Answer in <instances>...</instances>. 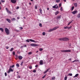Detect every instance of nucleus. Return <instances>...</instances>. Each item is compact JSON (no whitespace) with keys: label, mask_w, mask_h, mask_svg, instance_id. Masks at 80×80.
I'll list each match as a JSON object with an SVG mask.
<instances>
[{"label":"nucleus","mask_w":80,"mask_h":80,"mask_svg":"<svg viewBox=\"0 0 80 80\" xmlns=\"http://www.w3.org/2000/svg\"><path fill=\"white\" fill-rule=\"evenodd\" d=\"M59 28V27H56L54 28H53L52 29H51L48 30V32H52V31H53L54 30H57V28Z\"/></svg>","instance_id":"f257e3e1"},{"label":"nucleus","mask_w":80,"mask_h":80,"mask_svg":"<svg viewBox=\"0 0 80 80\" xmlns=\"http://www.w3.org/2000/svg\"><path fill=\"white\" fill-rule=\"evenodd\" d=\"M61 52H71V50H61Z\"/></svg>","instance_id":"f03ea898"},{"label":"nucleus","mask_w":80,"mask_h":80,"mask_svg":"<svg viewBox=\"0 0 80 80\" xmlns=\"http://www.w3.org/2000/svg\"><path fill=\"white\" fill-rule=\"evenodd\" d=\"M5 31L6 32V33L7 34V35H8L9 34V30H8V28H5Z\"/></svg>","instance_id":"7ed1b4c3"},{"label":"nucleus","mask_w":80,"mask_h":80,"mask_svg":"<svg viewBox=\"0 0 80 80\" xmlns=\"http://www.w3.org/2000/svg\"><path fill=\"white\" fill-rule=\"evenodd\" d=\"M11 72H13V70L12 69V68H10L9 69V70L7 72V73H10Z\"/></svg>","instance_id":"20e7f679"},{"label":"nucleus","mask_w":80,"mask_h":80,"mask_svg":"<svg viewBox=\"0 0 80 80\" xmlns=\"http://www.w3.org/2000/svg\"><path fill=\"white\" fill-rule=\"evenodd\" d=\"M30 42H34V43H38V42L37 41H35L31 39H30Z\"/></svg>","instance_id":"39448f33"},{"label":"nucleus","mask_w":80,"mask_h":80,"mask_svg":"<svg viewBox=\"0 0 80 80\" xmlns=\"http://www.w3.org/2000/svg\"><path fill=\"white\" fill-rule=\"evenodd\" d=\"M78 12V11L76 10L72 12V14H73V15H75V14H76Z\"/></svg>","instance_id":"423d86ee"},{"label":"nucleus","mask_w":80,"mask_h":80,"mask_svg":"<svg viewBox=\"0 0 80 80\" xmlns=\"http://www.w3.org/2000/svg\"><path fill=\"white\" fill-rule=\"evenodd\" d=\"M11 2L12 3H16L17 2V0H11Z\"/></svg>","instance_id":"0eeeda50"},{"label":"nucleus","mask_w":80,"mask_h":80,"mask_svg":"<svg viewBox=\"0 0 80 80\" xmlns=\"http://www.w3.org/2000/svg\"><path fill=\"white\" fill-rule=\"evenodd\" d=\"M6 9L7 11V13H9L10 14H11V13H12V12H11L10 11H9V10L7 8H6Z\"/></svg>","instance_id":"6e6552de"},{"label":"nucleus","mask_w":80,"mask_h":80,"mask_svg":"<svg viewBox=\"0 0 80 80\" xmlns=\"http://www.w3.org/2000/svg\"><path fill=\"white\" fill-rule=\"evenodd\" d=\"M50 69V68H49L48 69H47V70L45 71L44 72V74L46 73H47Z\"/></svg>","instance_id":"1a4fd4ad"},{"label":"nucleus","mask_w":80,"mask_h":80,"mask_svg":"<svg viewBox=\"0 0 80 80\" xmlns=\"http://www.w3.org/2000/svg\"><path fill=\"white\" fill-rule=\"evenodd\" d=\"M69 39L68 38H64V41H68Z\"/></svg>","instance_id":"9d476101"},{"label":"nucleus","mask_w":80,"mask_h":80,"mask_svg":"<svg viewBox=\"0 0 80 80\" xmlns=\"http://www.w3.org/2000/svg\"><path fill=\"white\" fill-rule=\"evenodd\" d=\"M6 20H7V21L8 22H9V23H11V22H12V21H11V20H10L9 19H7Z\"/></svg>","instance_id":"9b49d317"},{"label":"nucleus","mask_w":80,"mask_h":80,"mask_svg":"<svg viewBox=\"0 0 80 80\" xmlns=\"http://www.w3.org/2000/svg\"><path fill=\"white\" fill-rule=\"evenodd\" d=\"M39 12L41 13V14H42V9H39Z\"/></svg>","instance_id":"f8f14e48"},{"label":"nucleus","mask_w":80,"mask_h":80,"mask_svg":"<svg viewBox=\"0 0 80 80\" xmlns=\"http://www.w3.org/2000/svg\"><path fill=\"white\" fill-rule=\"evenodd\" d=\"M60 41H64V38H60L59 39Z\"/></svg>","instance_id":"ddd939ff"},{"label":"nucleus","mask_w":80,"mask_h":80,"mask_svg":"<svg viewBox=\"0 0 80 80\" xmlns=\"http://www.w3.org/2000/svg\"><path fill=\"white\" fill-rule=\"evenodd\" d=\"M74 6L75 7H77L78 4H77V3H74Z\"/></svg>","instance_id":"4468645a"},{"label":"nucleus","mask_w":80,"mask_h":80,"mask_svg":"<svg viewBox=\"0 0 80 80\" xmlns=\"http://www.w3.org/2000/svg\"><path fill=\"white\" fill-rule=\"evenodd\" d=\"M19 59V60H22V59L23 57H22V56H19L18 57Z\"/></svg>","instance_id":"2eb2a0df"},{"label":"nucleus","mask_w":80,"mask_h":80,"mask_svg":"<svg viewBox=\"0 0 80 80\" xmlns=\"http://www.w3.org/2000/svg\"><path fill=\"white\" fill-rule=\"evenodd\" d=\"M78 74H77L75 75V76L73 77V78H75V77H77L78 76Z\"/></svg>","instance_id":"dca6fc26"},{"label":"nucleus","mask_w":80,"mask_h":80,"mask_svg":"<svg viewBox=\"0 0 80 80\" xmlns=\"http://www.w3.org/2000/svg\"><path fill=\"white\" fill-rule=\"evenodd\" d=\"M40 65H43V60H41L40 61Z\"/></svg>","instance_id":"f3484780"},{"label":"nucleus","mask_w":80,"mask_h":80,"mask_svg":"<svg viewBox=\"0 0 80 80\" xmlns=\"http://www.w3.org/2000/svg\"><path fill=\"white\" fill-rule=\"evenodd\" d=\"M59 13L58 11H57L55 13V15H57Z\"/></svg>","instance_id":"a211bd4d"},{"label":"nucleus","mask_w":80,"mask_h":80,"mask_svg":"<svg viewBox=\"0 0 80 80\" xmlns=\"http://www.w3.org/2000/svg\"><path fill=\"white\" fill-rule=\"evenodd\" d=\"M16 19L15 18H12V19H11V20L12 21H15V20Z\"/></svg>","instance_id":"6ab92c4d"},{"label":"nucleus","mask_w":80,"mask_h":80,"mask_svg":"<svg viewBox=\"0 0 80 80\" xmlns=\"http://www.w3.org/2000/svg\"><path fill=\"white\" fill-rule=\"evenodd\" d=\"M0 30H1V31H2V32H3V28H0Z\"/></svg>","instance_id":"aec40b11"},{"label":"nucleus","mask_w":80,"mask_h":80,"mask_svg":"<svg viewBox=\"0 0 80 80\" xmlns=\"http://www.w3.org/2000/svg\"><path fill=\"white\" fill-rule=\"evenodd\" d=\"M55 79H56L55 77H53L52 78L51 80H55Z\"/></svg>","instance_id":"412c9836"},{"label":"nucleus","mask_w":80,"mask_h":80,"mask_svg":"<svg viewBox=\"0 0 80 80\" xmlns=\"http://www.w3.org/2000/svg\"><path fill=\"white\" fill-rule=\"evenodd\" d=\"M60 18H61V16H58L57 19H60Z\"/></svg>","instance_id":"4be33fe9"},{"label":"nucleus","mask_w":80,"mask_h":80,"mask_svg":"<svg viewBox=\"0 0 80 80\" xmlns=\"http://www.w3.org/2000/svg\"><path fill=\"white\" fill-rule=\"evenodd\" d=\"M31 46H32V47H35V44H33L32 43L31 44Z\"/></svg>","instance_id":"5701e85b"},{"label":"nucleus","mask_w":80,"mask_h":80,"mask_svg":"<svg viewBox=\"0 0 80 80\" xmlns=\"http://www.w3.org/2000/svg\"><path fill=\"white\" fill-rule=\"evenodd\" d=\"M57 5L56 4L55 6H54L52 7L53 8H56V6H55Z\"/></svg>","instance_id":"b1692460"},{"label":"nucleus","mask_w":80,"mask_h":80,"mask_svg":"<svg viewBox=\"0 0 80 80\" xmlns=\"http://www.w3.org/2000/svg\"><path fill=\"white\" fill-rule=\"evenodd\" d=\"M30 39H27V40H26V41L27 42H30Z\"/></svg>","instance_id":"393cba45"},{"label":"nucleus","mask_w":80,"mask_h":80,"mask_svg":"<svg viewBox=\"0 0 80 80\" xmlns=\"http://www.w3.org/2000/svg\"><path fill=\"white\" fill-rule=\"evenodd\" d=\"M68 75L69 76H72V75H72V73H69V74H68Z\"/></svg>","instance_id":"a878e982"},{"label":"nucleus","mask_w":80,"mask_h":80,"mask_svg":"<svg viewBox=\"0 0 80 80\" xmlns=\"http://www.w3.org/2000/svg\"><path fill=\"white\" fill-rule=\"evenodd\" d=\"M78 18H80V14H78Z\"/></svg>","instance_id":"bb28decb"},{"label":"nucleus","mask_w":80,"mask_h":80,"mask_svg":"<svg viewBox=\"0 0 80 80\" xmlns=\"http://www.w3.org/2000/svg\"><path fill=\"white\" fill-rule=\"evenodd\" d=\"M14 67H15V66L14 65H13L12 66H10V68H13Z\"/></svg>","instance_id":"cd10ccee"},{"label":"nucleus","mask_w":80,"mask_h":80,"mask_svg":"<svg viewBox=\"0 0 80 80\" xmlns=\"http://www.w3.org/2000/svg\"><path fill=\"white\" fill-rule=\"evenodd\" d=\"M13 48H12L10 50V52H12V51H13Z\"/></svg>","instance_id":"c85d7f7f"},{"label":"nucleus","mask_w":80,"mask_h":80,"mask_svg":"<svg viewBox=\"0 0 80 80\" xmlns=\"http://www.w3.org/2000/svg\"><path fill=\"white\" fill-rule=\"evenodd\" d=\"M17 78H20V76L19 75H17Z\"/></svg>","instance_id":"c756f323"},{"label":"nucleus","mask_w":80,"mask_h":80,"mask_svg":"<svg viewBox=\"0 0 80 80\" xmlns=\"http://www.w3.org/2000/svg\"><path fill=\"white\" fill-rule=\"evenodd\" d=\"M73 20H72L71 22H69V23L68 24V25H70V23H72V22H73Z\"/></svg>","instance_id":"7c9ffc66"},{"label":"nucleus","mask_w":80,"mask_h":80,"mask_svg":"<svg viewBox=\"0 0 80 80\" xmlns=\"http://www.w3.org/2000/svg\"><path fill=\"white\" fill-rule=\"evenodd\" d=\"M43 50V49L42 48H40L39 49V51L40 52H42V51Z\"/></svg>","instance_id":"2f4dec72"},{"label":"nucleus","mask_w":80,"mask_h":80,"mask_svg":"<svg viewBox=\"0 0 80 80\" xmlns=\"http://www.w3.org/2000/svg\"><path fill=\"white\" fill-rule=\"evenodd\" d=\"M73 9H74V6H73L72 8V9H71L72 11H73Z\"/></svg>","instance_id":"473e14b6"},{"label":"nucleus","mask_w":80,"mask_h":80,"mask_svg":"<svg viewBox=\"0 0 80 80\" xmlns=\"http://www.w3.org/2000/svg\"><path fill=\"white\" fill-rule=\"evenodd\" d=\"M16 66L17 67H19V64H18V63H17V64H16Z\"/></svg>","instance_id":"72a5a7b5"},{"label":"nucleus","mask_w":80,"mask_h":80,"mask_svg":"<svg viewBox=\"0 0 80 80\" xmlns=\"http://www.w3.org/2000/svg\"><path fill=\"white\" fill-rule=\"evenodd\" d=\"M61 5H62V4L60 3L59 4V8H60L61 7Z\"/></svg>","instance_id":"f704fd0d"},{"label":"nucleus","mask_w":80,"mask_h":80,"mask_svg":"<svg viewBox=\"0 0 80 80\" xmlns=\"http://www.w3.org/2000/svg\"><path fill=\"white\" fill-rule=\"evenodd\" d=\"M39 27H42V24L41 23H40L39 24Z\"/></svg>","instance_id":"c9c22d12"},{"label":"nucleus","mask_w":80,"mask_h":80,"mask_svg":"<svg viewBox=\"0 0 80 80\" xmlns=\"http://www.w3.org/2000/svg\"><path fill=\"white\" fill-rule=\"evenodd\" d=\"M60 1V0H56V2L57 3H58V2H59Z\"/></svg>","instance_id":"e433bc0d"},{"label":"nucleus","mask_w":80,"mask_h":80,"mask_svg":"<svg viewBox=\"0 0 80 80\" xmlns=\"http://www.w3.org/2000/svg\"><path fill=\"white\" fill-rule=\"evenodd\" d=\"M5 77H7V72H5Z\"/></svg>","instance_id":"4c0bfd02"},{"label":"nucleus","mask_w":80,"mask_h":80,"mask_svg":"<svg viewBox=\"0 0 80 80\" xmlns=\"http://www.w3.org/2000/svg\"><path fill=\"white\" fill-rule=\"evenodd\" d=\"M68 27L66 26V27H65L64 28V29H67V28H68Z\"/></svg>","instance_id":"58836bf2"},{"label":"nucleus","mask_w":80,"mask_h":80,"mask_svg":"<svg viewBox=\"0 0 80 80\" xmlns=\"http://www.w3.org/2000/svg\"><path fill=\"white\" fill-rule=\"evenodd\" d=\"M36 70H33V73H36Z\"/></svg>","instance_id":"ea45409f"},{"label":"nucleus","mask_w":80,"mask_h":80,"mask_svg":"<svg viewBox=\"0 0 80 80\" xmlns=\"http://www.w3.org/2000/svg\"><path fill=\"white\" fill-rule=\"evenodd\" d=\"M42 35H45V32H43L42 33Z\"/></svg>","instance_id":"a19ab883"},{"label":"nucleus","mask_w":80,"mask_h":80,"mask_svg":"<svg viewBox=\"0 0 80 80\" xmlns=\"http://www.w3.org/2000/svg\"><path fill=\"white\" fill-rule=\"evenodd\" d=\"M29 55H31L32 53V52H30L28 53Z\"/></svg>","instance_id":"79ce46f5"},{"label":"nucleus","mask_w":80,"mask_h":80,"mask_svg":"<svg viewBox=\"0 0 80 80\" xmlns=\"http://www.w3.org/2000/svg\"><path fill=\"white\" fill-rule=\"evenodd\" d=\"M67 77H65L64 78V80H67Z\"/></svg>","instance_id":"37998d69"},{"label":"nucleus","mask_w":80,"mask_h":80,"mask_svg":"<svg viewBox=\"0 0 80 80\" xmlns=\"http://www.w3.org/2000/svg\"><path fill=\"white\" fill-rule=\"evenodd\" d=\"M5 2V1H3V0H1V2H2V3H4V2Z\"/></svg>","instance_id":"c03bdc74"},{"label":"nucleus","mask_w":80,"mask_h":80,"mask_svg":"<svg viewBox=\"0 0 80 80\" xmlns=\"http://www.w3.org/2000/svg\"><path fill=\"white\" fill-rule=\"evenodd\" d=\"M72 26H70V27H68V29H70V28H72Z\"/></svg>","instance_id":"a18cd8bd"},{"label":"nucleus","mask_w":80,"mask_h":80,"mask_svg":"<svg viewBox=\"0 0 80 80\" xmlns=\"http://www.w3.org/2000/svg\"><path fill=\"white\" fill-rule=\"evenodd\" d=\"M38 46V45L37 44H34V46Z\"/></svg>","instance_id":"49530a36"},{"label":"nucleus","mask_w":80,"mask_h":80,"mask_svg":"<svg viewBox=\"0 0 80 80\" xmlns=\"http://www.w3.org/2000/svg\"><path fill=\"white\" fill-rule=\"evenodd\" d=\"M61 11H63V8L62 7L61 8Z\"/></svg>","instance_id":"de8ad7c7"},{"label":"nucleus","mask_w":80,"mask_h":80,"mask_svg":"<svg viewBox=\"0 0 80 80\" xmlns=\"http://www.w3.org/2000/svg\"><path fill=\"white\" fill-rule=\"evenodd\" d=\"M6 48L7 49H8V48H9V47H8V46H6Z\"/></svg>","instance_id":"09e8293b"},{"label":"nucleus","mask_w":80,"mask_h":80,"mask_svg":"<svg viewBox=\"0 0 80 80\" xmlns=\"http://www.w3.org/2000/svg\"><path fill=\"white\" fill-rule=\"evenodd\" d=\"M12 54H13V55H15V53L14 52H13Z\"/></svg>","instance_id":"8fccbe9b"},{"label":"nucleus","mask_w":80,"mask_h":80,"mask_svg":"<svg viewBox=\"0 0 80 80\" xmlns=\"http://www.w3.org/2000/svg\"><path fill=\"white\" fill-rule=\"evenodd\" d=\"M22 29H23V28H22V27H20V28L19 30H22Z\"/></svg>","instance_id":"3c124183"},{"label":"nucleus","mask_w":80,"mask_h":80,"mask_svg":"<svg viewBox=\"0 0 80 80\" xmlns=\"http://www.w3.org/2000/svg\"><path fill=\"white\" fill-rule=\"evenodd\" d=\"M23 62H21V65H23Z\"/></svg>","instance_id":"603ef678"},{"label":"nucleus","mask_w":80,"mask_h":80,"mask_svg":"<svg viewBox=\"0 0 80 80\" xmlns=\"http://www.w3.org/2000/svg\"><path fill=\"white\" fill-rule=\"evenodd\" d=\"M35 9H37V6H35Z\"/></svg>","instance_id":"864d4df0"},{"label":"nucleus","mask_w":80,"mask_h":80,"mask_svg":"<svg viewBox=\"0 0 80 80\" xmlns=\"http://www.w3.org/2000/svg\"><path fill=\"white\" fill-rule=\"evenodd\" d=\"M29 68L30 69H32V66H30L29 67Z\"/></svg>","instance_id":"5fc2aeb1"},{"label":"nucleus","mask_w":80,"mask_h":80,"mask_svg":"<svg viewBox=\"0 0 80 80\" xmlns=\"http://www.w3.org/2000/svg\"><path fill=\"white\" fill-rule=\"evenodd\" d=\"M45 76H46V75H45L43 77H42V78H45Z\"/></svg>","instance_id":"6e6d98bb"},{"label":"nucleus","mask_w":80,"mask_h":80,"mask_svg":"<svg viewBox=\"0 0 80 80\" xmlns=\"http://www.w3.org/2000/svg\"><path fill=\"white\" fill-rule=\"evenodd\" d=\"M17 53L18 54H20V52H18Z\"/></svg>","instance_id":"4d7b16f0"},{"label":"nucleus","mask_w":80,"mask_h":80,"mask_svg":"<svg viewBox=\"0 0 80 80\" xmlns=\"http://www.w3.org/2000/svg\"><path fill=\"white\" fill-rule=\"evenodd\" d=\"M35 67L36 68L38 67V65H36Z\"/></svg>","instance_id":"13d9d810"},{"label":"nucleus","mask_w":80,"mask_h":80,"mask_svg":"<svg viewBox=\"0 0 80 80\" xmlns=\"http://www.w3.org/2000/svg\"><path fill=\"white\" fill-rule=\"evenodd\" d=\"M56 8L57 9L58 8V6H57L56 7Z\"/></svg>","instance_id":"bf43d9fd"},{"label":"nucleus","mask_w":80,"mask_h":80,"mask_svg":"<svg viewBox=\"0 0 80 80\" xmlns=\"http://www.w3.org/2000/svg\"><path fill=\"white\" fill-rule=\"evenodd\" d=\"M19 8V7H17V8H16V9H18Z\"/></svg>","instance_id":"052dcab7"},{"label":"nucleus","mask_w":80,"mask_h":80,"mask_svg":"<svg viewBox=\"0 0 80 80\" xmlns=\"http://www.w3.org/2000/svg\"><path fill=\"white\" fill-rule=\"evenodd\" d=\"M75 61H76V60H75L74 61H73L72 62H75Z\"/></svg>","instance_id":"680f3d73"},{"label":"nucleus","mask_w":80,"mask_h":80,"mask_svg":"<svg viewBox=\"0 0 80 80\" xmlns=\"http://www.w3.org/2000/svg\"><path fill=\"white\" fill-rule=\"evenodd\" d=\"M64 2H66V0H64Z\"/></svg>","instance_id":"e2e57ef3"},{"label":"nucleus","mask_w":80,"mask_h":80,"mask_svg":"<svg viewBox=\"0 0 80 80\" xmlns=\"http://www.w3.org/2000/svg\"><path fill=\"white\" fill-rule=\"evenodd\" d=\"M23 18L25 19L26 18L25 17H23Z\"/></svg>","instance_id":"0e129e2a"},{"label":"nucleus","mask_w":80,"mask_h":80,"mask_svg":"<svg viewBox=\"0 0 80 80\" xmlns=\"http://www.w3.org/2000/svg\"><path fill=\"white\" fill-rule=\"evenodd\" d=\"M68 61H69V60H71V59H68Z\"/></svg>","instance_id":"69168bd1"},{"label":"nucleus","mask_w":80,"mask_h":80,"mask_svg":"<svg viewBox=\"0 0 80 80\" xmlns=\"http://www.w3.org/2000/svg\"><path fill=\"white\" fill-rule=\"evenodd\" d=\"M47 9L48 10H49V8H48Z\"/></svg>","instance_id":"338daca9"},{"label":"nucleus","mask_w":80,"mask_h":80,"mask_svg":"<svg viewBox=\"0 0 80 80\" xmlns=\"http://www.w3.org/2000/svg\"><path fill=\"white\" fill-rule=\"evenodd\" d=\"M29 5H31V3L29 2Z\"/></svg>","instance_id":"774afa93"}]
</instances>
